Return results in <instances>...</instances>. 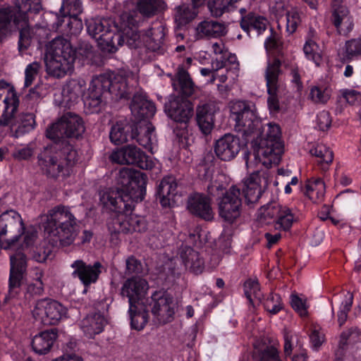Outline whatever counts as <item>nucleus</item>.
Here are the masks:
<instances>
[{"label":"nucleus","mask_w":361,"mask_h":361,"mask_svg":"<svg viewBox=\"0 0 361 361\" xmlns=\"http://www.w3.org/2000/svg\"><path fill=\"white\" fill-rule=\"evenodd\" d=\"M228 123L235 131L241 132L247 140H252L255 161L267 168L279 164L283 154L279 125L269 123L265 131L255 105L248 101L236 100L229 104Z\"/></svg>","instance_id":"1"},{"label":"nucleus","mask_w":361,"mask_h":361,"mask_svg":"<svg viewBox=\"0 0 361 361\" xmlns=\"http://www.w3.org/2000/svg\"><path fill=\"white\" fill-rule=\"evenodd\" d=\"M116 190L111 189L99 192L100 204L106 210L121 214L131 211L134 203L144 199L146 193L147 176L141 171L130 168L121 169L117 176Z\"/></svg>","instance_id":"2"},{"label":"nucleus","mask_w":361,"mask_h":361,"mask_svg":"<svg viewBox=\"0 0 361 361\" xmlns=\"http://www.w3.org/2000/svg\"><path fill=\"white\" fill-rule=\"evenodd\" d=\"M121 20V25H118L110 18H91L86 22L87 30L104 51L114 52L117 46H121L125 42L128 47L135 46L136 40L129 36L130 31L135 36L137 35L130 28L129 15L123 13Z\"/></svg>","instance_id":"3"},{"label":"nucleus","mask_w":361,"mask_h":361,"mask_svg":"<svg viewBox=\"0 0 361 361\" xmlns=\"http://www.w3.org/2000/svg\"><path fill=\"white\" fill-rule=\"evenodd\" d=\"M262 194L260 185V176L258 171L252 173L243 181L242 188L233 185L227 190V236L232 235L228 232V225L236 228L242 221L241 211L243 198L249 208H254ZM228 239L227 238V240Z\"/></svg>","instance_id":"4"},{"label":"nucleus","mask_w":361,"mask_h":361,"mask_svg":"<svg viewBox=\"0 0 361 361\" xmlns=\"http://www.w3.org/2000/svg\"><path fill=\"white\" fill-rule=\"evenodd\" d=\"M41 9L40 0H18L14 7L0 8V36L8 30L13 20V24L20 30L18 50L21 54L30 46L34 30H40L27 25V13H37Z\"/></svg>","instance_id":"5"},{"label":"nucleus","mask_w":361,"mask_h":361,"mask_svg":"<svg viewBox=\"0 0 361 361\" xmlns=\"http://www.w3.org/2000/svg\"><path fill=\"white\" fill-rule=\"evenodd\" d=\"M41 224L46 237L53 244L68 246L77 235V219L69 207L56 206L41 216Z\"/></svg>","instance_id":"6"},{"label":"nucleus","mask_w":361,"mask_h":361,"mask_svg":"<svg viewBox=\"0 0 361 361\" xmlns=\"http://www.w3.org/2000/svg\"><path fill=\"white\" fill-rule=\"evenodd\" d=\"M130 109L133 116L140 120L135 129L132 130L130 138L135 139L145 149L154 153L157 149V141L154 133V128L147 120L156 112L154 103L148 100L145 94L137 93L133 97Z\"/></svg>","instance_id":"7"},{"label":"nucleus","mask_w":361,"mask_h":361,"mask_svg":"<svg viewBox=\"0 0 361 361\" xmlns=\"http://www.w3.org/2000/svg\"><path fill=\"white\" fill-rule=\"evenodd\" d=\"M127 78L121 73L114 75H102L92 78L84 104L90 113L98 112L104 94L110 93L116 98L126 97Z\"/></svg>","instance_id":"8"},{"label":"nucleus","mask_w":361,"mask_h":361,"mask_svg":"<svg viewBox=\"0 0 361 361\" xmlns=\"http://www.w3.org/2000/svg\"><path fill=\"white\" fill-rule=\"evenodd\" d=\"M75 51L71 42L62 37H56L47 48L44 63L48 74L63 78L73 72Z\"/></svg>","instance_id":"9"},{"label":"nucleus","mask_w":361,"mask_h":361,"mask_svg":"<svg viewBox=\"0 0 361 361\" xmlns=\"http://www.w3.org/2000/svg\"><path fill=\"white\" fill-rule=\"evenodd\" d=\"M78 157L77 151L70 147L58 152L55 146H50L39 154L38 164L49 176L65 178L71 173Z\"/></svg>","instance_id":"10"},{"label":"nucleus","mask_w":361,"mask_h":361,"mask_svg":"<svg viewBox=\"0 0 361 361\" xmlns=\"http://www.w3.org/2000/svg\"><path fill=\"white\" fill-rule=\"evenodd\" d=\"M25 227L20 215L9 210L0 215V247L5 250L15 246L24 233Z\"/></svg>","instance_id":"11"},{"label":"nucleus","mask_w":361,"mask_h":361,"mask_svg":"<svg viewBox=\"0 0 361 361\" xmlns=\"http://www.w3.org/2000/svg\"><path fill=\"white\" fill-rule=\"evenodd\" d=\"M31 313L36 321L44 325H56L66 317L67 309L56 300L44 298L35 302Z\"/></svg>","instance_id":"12"},{"label":"nucleus","mask_w":361,"mask_h":361,"mask_svg":"<svg viewBox=\"0 0 361 361\" xmlns=\"http://www.w3.org/2000/svg\"><path fill=\"white\" fill-rule=\"evenodd\" d=\"M84 130L85 127L81 118L76 114L67 113L48 128L47 137L54 141L64 137H78Z\"/></svg>","instance_id":"13"},{"label":"nucleus","mask_w":361,"mask_h":361,"mask_svg":"<svg viewBox=\"0 0 361 361\" xmlns=\"http://www.w3.org/2000/svg\"><path fill=\"white\" fill-rule=\"evenodd\" d=\"M110 159L113 162L120 164H134L142 169H152L155 161L137 147L128 145L117 149L111 153Z\"/></svg>","instance_id":"14"},{"label":"nucleus","mask_w":361,"mask_h":361,"mask_svg":"<svg viewBox=\"0 0 361 361\" xmlns=\"http://www.w3.org/2000/svg\"><path fill=\"white\" fill-rule=\"evenodd\" d=\"M152 314L160 323L171 322L176 313V304L173 296L165 290L155 291L149 303Z\"/></svg>","instance_id":"15"},{"label":"nucleus","mask_w":361,"mask_h":361,"mask_svg":"<svg viewBox=\"0 0 361 361\" xmlns=\"http://www.w3.org/2000/svg\"><path fill=\"white\" fill-rule=\"evenodd\" d=\"M133 208L129 212L124 210L114 217L108 224L109 230L118 233L144 231L147 228L146 221L142 216L133 214Z\"/></svg>","instance_id":"16"},{"label":"nucleus","mask_w":361,"mask_h":361,"mask_svg":"<svg viewBox=\"0 0 361 361\" xmlns=\"http://www.w3.org/2000/svg\"><path fill=\"white\" fill-rule=\"evenodd\" d=\"M281 72V62L279 60H275L273 63H269L265 71L264 77L269 94L267 105L271 113H278L280 110L278 92L279 77Z\"/></svg>","instance_id":"17"},{"label":"nucleus","mask_w":361,"mask_h":361,"mask_svg":"<svg viewBox=\"0 0 361 361\" xmlns=\"http://www.w3.org/2000/svg\"><path fill=\"white\" fill-rule=\"evenodd\" d=\"M148 288L147 281L140 277H132L124 282L121 295L128 298L130 311H133L135 306H145L144 300Z\"/></svg>","instance_id":"18"},{"label":"nucleus","mask_w":361,"mask_h":361,"mask_svg":"<svg viewBox=\"0 0 361 361\" xmlns=\"http://www.w3.org/2000/svg\"><path fill=\"white\" fill-rule=\"evenodd\" d=\"M130 16V28H132L134 32L137 33V36H135L130 31V37H132L133 39H135L136 45L134 47H130V48H136L139 47L142 42L149 49L152 51H156L160 47V45L163 43L164 38L165 36L164 27L159 25L156 27H154L147 31L145 33H140L137 32L135 28V20L133 19V15H129Z\"/></svg>","instance_id":"19"},{"label":"nucleus","mask_w":361,"mask_h":361,"mask_svg":"<svg viewBox=\"0 0 361 361\" xmlns=\"http://www.w3.org/2000/svg\"><path fill=\"white\" fill-rule=\"evenodd\" d=\"M164 111L174 121L187 123L193 114V106L185 98L171 96L165 104Z\"/></svg>","instance_id":"20"},{"label":"nucleus","mask_w":361,"mask_h":361,"mask_svg":"<svg viewBox=\"0 0 361 361\" xmlns=\"http://www.w3.org/2000/svg\"><path fill=\"white\" fill-rule=\"evenodd\" d=\"M361 349V339L357 328L343 331L340 336L338 349L336 351L337 361H344L348 356L353 357Z\"/></svg>","instance_id":"21"},{"label":"nucleus","mask_w":361,"mask_h":361,"mask_svg":"<svg viewBox=\"0 0 361 361\" xmlns=\"http://www.w3.org/2000/svg\"><path fill=\"white\" fill-rule=\"evenodd\" d=\"M11 271L9 276L8 296L16 297L20 292V287L26 269V258L23 253L19 252L10 256Z\"/></svg>","instance_id":"22"},{"label":"nucleus","mask_w":361,"mask_h":361,"mask_svg":"<svg viewBox=\"0 0 361 361\" xmlns=\"http://www.w3.org/2000/svg\"><path fill=\"white\" fill-rule=\"evenodd\" d=\"M330 20L339 35L348 36L353 30V17L350 15L348 8L343 5L332 8Z\"/></svg>","instance_id":"23"},{"label":"nucleus","mask_w":361,"mask_h":361,"mask_svg":"<svg viewBox=\"0 0 361 361\" xmlns=\"http://www.w3.org/2000/svg\"><path fill=\"white\" fill-rule=\"evenodd\" d=\"M71 267L73 269L72 276L78 277L85 286L96 282L101 272V264L99 262L92 266L87 265L83 261L78 259L74 261Z\"/></svg>","instance_id":"24"},{"label":"nucleus","mask_w":361,"mask_h":361,"mask_svg":"<svg viewBox=\"0 0 361 361\" xmlns=\"http://www.w3.org/2000/svg\"><path fill=\"white\" fill-rule=\"evenodd\" d=\"M162 207H173L178 202L177 182L173 177H166L161 181L157 192Z\"/></svg>","instance_id":"25"},{"label":"nucleus","mask_w":361,"mask_h":361,"mask_svg":"<svg viewBox=\"0 0 361 361\" xmlns=\"http://www.w3.org/2000/svg\"><path fill=\"white\" fill-rule=\"evenodd\" d=\"M4 103V109L0 119V126L13 127L16 125V114L19 106V99L13 87L8 89Z\"/></svg>","instance_id":"26"},{"label":"nucleus","mask_w":361,"mask_h":361,"mask_svg":"<svg viewBox=\"0 0 361 361\" xmlns=\"http://www.w3.org/2000/svg\"><path fill=\"white\" fill-rule=\"evenodd\" d=\"M269 24L268 19L255 12H248L247 14L240 18V27L250 35L251 30L257 32V35H262L267 29Z\"/></svg>","instance_id":"27"},{"label":"nucleus","mask_w":361,"mask_h":361,"mask_svg":"<svg viewBox=\"0 0 361 361\" xmlns=\"http://www.w3.org/2000/svg\"><path fill=\"white\" fill-rule=\"evenodd\" d=\"M189 211L205 220L213 217L209 200L204 195L196 193L190 197L188 202Z\"/></svg>","instance_id":"28"},{"label":"nucleus","mask_w":361,"mask_h":361,"mask_svg":"<svg viewBox=\"0 0 361 361\" xmlns=\"http://www.w3.org/2000/svg\"><path fill=\"white\" fill-rule=\"evenodd\" d=\"M301 192L313 203H320L324 200L326 186L321 178L312 177L307 179L305 184L300 185Z\"/></svg>","instance_id":"29"},{"label":"nucleus","mask_w":361,"mask_h":361,"mask_svg":"<svg viewBox=\"0 0 361 361\" xmlns=\"http://www.w3.org/2000/svg\"><path fill=\"white\" fill-rule=\"evenodd\" d=\"M106 320L100 313H94L87 315L80 322V329L84 334L90 338L102 333Z\"/></svg>","instance_id":"30"},{"label":"nucleus","mask_w":361,"mask_h":361,"mask_svg":"<svg viewBox=\"0 0 361 361\" xmlns=\"http://www.w3.org/2000/svg\"><path fill=\"white\" fill-rule=\"evenodd\" d=\"M57 338L54 330H47L36 334L32 341L33 350L39 355L47 354Z\"/></svg>","instance_id":"31"},{"label":"nucleus","mask_w":361,"mask_h":361,"mask_svg":"<svg viewBox=\"0 0 361 361\" xmlns=\"http://www.w3.org/2000/svg\"><path fill=\"white\" fill-rule=\"evenodd\" d=\"M215 111V106L212 104H204L197 109V121L204 134L209 133L213 127Z\"/></svg>","instance_id":"32"},{"label":"nucleus","mask_w":361,"mask_h":361,"mask_svg":"<svg viewBox=\"0 0 361 361\" xmlns=\"http://www.w3.org/2000/svg\"><path fill=\"white\" fill-rule=\"evenodd\" d=\"M310 153L317 159V164L319 169L326 172L334 159V153L330 148L323 144H316L310 149Z\"/></svg>","instance_id":"33"},{"label":"nucleus","mask_w":361,"mask_h":361,"mask_svg":"<svg viewBox=\"0 0 361 361\" xmlns=\"http://www.w3.org/2000/svg\"><path fill=\"white\" fill-rule=\"evenodd\" d=\"M182 262L186 269L194 274H200L203 269V261L199 254L190 247H185L180 255Z\"/></svg>","instance_id":"34"},{"label":"nucleus","mask_w":361,"mask_h":361,"mask_svg":"<svg viewBox=\"0 0 361 361\" xmlns=\"http://www.w3.org/2000/svg\"><path fill=\"white\" fill-rule=\"evenodd\" d=\"M82 27V20L78 18V16H61L59 18L56 25V30L68 35H78L81 32Z\"/></svg>","instance_id":"35"},{"label":"nucleus","mask_w":361,"mask_h":361,"mask_svg":"<svg viewBox=\"0 0 361 361\" xmlns=\"http://www.w3.org/2000/svg\"><path fill=\"white\" fill-rule=\"evenodd\" d=\"M137 9L142 16L150 17L166 10L167 4L164 0H139Z\"/></svg>","instance_id":"36"},{"label":"nucleus","mask_w":361,"mask_h":361,"mask_svg":"<svg viewBox=\"0 0 361 361\" xmlns=\"http://www.w3.org/2000/svg\"><path fill=\"white\" fill-rule=\"evenodd\" d=\"M85 82L82 79L69 80L63 87L62 94L66 102H73L81 96L84 92Z\"/></svg>","instance_id":"37"},{"label":"nucleus","mask_w":361,"mask_h":361,"mask_svg":"<svg viewBox=\"0 0 361 361\" xmlns=\"http://www.w3.org/2000/svg\"><path fill=\"white\" fill-rule=\"evenodd\" d=\"M130 130L134 128L129 126L126 121H119L114 125L110 132L111 141L115 145H120L128 140Z\"/></svg>","instance_id":"38"},{"label":"nucleus","mask_w":361,"mask_h":361,"mask_svg":"<svg viewBox=\"0 0 361 361\" xmlns=\"http://www.w3.org/2000/svg\"><path fill=\"white\" fill-rule=\"evenodd\" d=\"M298 218L294 213L293 209L286 206L281 205L278 219L276 220V226L280 229L288 231L293 223L298 221Z\"/></svg>","instance_id":"39"},{"label":"nucleus","mask_w":361,"mask_h":361,"mask_svg":"<svg viewBox=\"0 0 361 361\" xmlns=\"http://www.w3.org/2000/svg\"><path fill=\"white\" fill-rule=\"evenodd\" d=\"M197 15L192 5L183 4L175 8L174 19L178 26H183L192 20Z\"/></svg>","instance_id":"40"},{"label":"nucleus","mask_w":361,"mask_h":361,"mask_svg":"<svg viewBox=\"0 0 361 361\" xmlns=\"http://www.w3.org/2000/svg\"><path fill=\"white\" fill-rule=\"evenodd\" d=\"M209 193L216 197L219 204V215L224 219H226V188L223 183L215 181L208 188Z\"/></svg>","instance_id":"41"},{"label":"nucleus","mask_w":361,"mask_h":361,"mask_svg":"<svg viewBox=\"0 0 361 361\" xmlns=\"http://www.w3.org/2000/svg\"><path fill=\"white\" fill-rule=\"evenodd\" d=\"M261 304L264 309L272 315L277 314L283 308L281 295L273 292L265 295Z\"/></svg>","instance_id":"42"},{"label":"nucleus","mask_w":361,"mask_h":361,"mask_svg":"<svg viewBox=\"0 0 361 361\" xmlns=\"http://www.w3.org/2000/svg\"><path fill=\"white\" fill-rule=\"evenodd\" d=\"M303 52L305 58L314 62L317 66H319L322 62V56L320 52L319 47L318 44L310 37H308L305 41L303 46Z\"/></svg>","instance_id":"43"},{"label":"nucleus","mask_w":361,"mask_h":361,"mask_svg":"<svg viewBox=\"0 0 361 361\" xmlns=\"http://www.w3.org/2000/svg\"><path fill=\"white\" fill-rule=\"evenodd\" d=\"M145 308V305H137L135 306L133 311L129 310L132 328L138 331L144 328L148 319L147 312Z\"/></svg>","instance_id":"44"},{"label":"nucleus","mask_w":361,"mask_h":361,"mask_svg":"<svg viewBox=\"0 0 361 361\" xmlns=\"http://www.w3.org/2000/svg\"><path fill=\"white\" fill-rule=\"evenodd\" d=\"M238 133L241 134L242 140L240 141L238 137L227 133V152L231 153L230 158L233 159L239 153L240 150L248 142L252 144V140H247L245 136L241 132L236 131Z\"/></svg>","instance_id":"45"},{"label":"nucleus","mask_w":361,"mask_h":361,"mask_svg":"<svg viewBox=\"0 0 361 361\" xmlns=\"http://www.w3.org/2000/svg\"><path fill=\"white\" fill-rule=\"evenodd\" d=\"M360 56H361V37L347 40L344 47V61L350 62Z\"/></svg>","instance_id":"46"},{"label":"nucleus","mask_w":361,"mask_h":361,"mask_svg":"<svg viewBox=\"0 0 361 361\" xmlns=\"http://www.w3.org/2000/svg\"><path fill=\"white\" fill-rule=\"evenodd\" d=\"M82 11V3L80 0H63L60 12L61 16H78Z\"/></svg>","instance_id":"47"},{"label":"nucleus","mask_w":361,"mask_h":361,"mask_svg":"<svg viewBox=\"0 0 361 361\" xmlns=\"http://www.w3.org/2000/svg\"><path fill=\"white\" fill-rule=\"evenodd\" d=\"M353 302V295L348 292L344 295L341 301L339 310L337 314L338 323L342 326L348 319V312L350 311Z\"/></svg>","instance_id":"48"},{"label":"nucleus","mask_w":361,"mask_h":361,"mask_svg":"<svg viewBox=\"0 0 361 361\" xmlns=\"http://www.w3.org/2000/svg\"><path fill=\"white\" fill-rule=\"evenodd\" d=\"M257 361H283L280 350L274 345H267L259 350L256 355Z\"/></svg>","instance_id":"49"},{"label":"nucleus","mask_w":361,"mask_h":361,"mask_svg":"<svg viewBox=\"0 0 361 361\" xmlns=\"http://www.w3.org/2000/svg\"><path fill=\"white\" fill-rule=\"evenodd\" d=\"M240 63L235 54L227 51V80L231 78V82L234 83L239 77Z\"/></svg>","instance_id":"50"},{"label":"nucleus","mask_w":361,"mask_h":361,"mask_svg":"<svg viewBox=\"0 0 361 361\" xmlns=\"http://www.w3.org/2000/svg\"><path fill=\"white\" fill-rule=\"evenodd\" d=\"M286 31L293 34L300 25L302 20L300 12L296 8H292L286 13Z\"/></svg>","instance_id":"51"},{"label":"nucleus","mask_w":361,"mask_h":361,"mask_svg":"<svg viewBox=\"0 0 361 361\" xmlns=\"http://www.w3.org/2000/svg\"><path fill=\"white\" fill-rule=\"evenodd\" d=\"M309 334L311 347L314 350H318L325 341V335L321 327L313 326Z\"/></svg>","instance_id":"52"},{"label":"nucleus","mask_w":361,"mask_h":361,"mask_svg":"<svg viewBox=\"0 0 361 361\" xmlns=\"http://www.w3.org/2000/svg\"><path fill=\"white\" fill-rule=\"evenodd\" d=\"M310 96L317 103H326L330 98L329 90L324 86H314L311 88Z\"/></svg>","instance_id":"53"},{"label":"nucleus","mask_w":361,"mask_h":361,"mask_svg":"<svg viewBox=\"0 0 361 361\" xmlns=\"http://www.w3.org/2000/svg\"><path fill=\"white\" fill-rule=\"evenodd\" d=\"M43 273L37 269L34 276V282L27 286V292L32 295H41L44 291V283L42 280Z\"/></svg>","instance_id":"54"},{"label":"nucleus","mask_w":361,"mask_h":361,"mask_svg":"<svg viewBox=\"0 0 361 361\" xmlns=\"http://www.w3.org/2000/svg\"><path fill=\"white\" fill-rule=\"evenodd\" d=\"M40 64L38 62H33L28 64L25 70V87L30 86L35 80L39 69Z\"/></svg>","instance_id":"55"},{"label":"nucleus","mask_w":361,"mask_h":361,"mask_svg":"<svg viewBox=\"0 0 361 361\" xmlns=\"http://www.w3.org/2000/svg\"><path fill=\"white\" fill-rule=\"evenodd\" d=\"M281 205H267L261 207L260 217L264 221L268 219H278Z\"/></svg>","instance_id":"56"},{"label":"nucleus","mask_w":361,"mask_h":361,"mask_svg":"<svg viewBox=\"0 0 361 361\" xmlns=\"http://www.w3.org/2000/svg\"><path fill=\"white\" fill-rule=\"evenodd\" d=\"M208 7L212 16H221L226 10L225 0H210L208 2Z\"/></svg>","instance_id":"57"},{"label":"nucleus","mask_w":361,"mask_h":361,"mask_svg":"<svg viewBox=\"0 0 361 361\" xmlns=\"http://www.w3.org/2000/svg\"><path fill=\"white\" fill-rule=\"evenodd\" d=\"M317 126L320 130L326 131L331 126V117L329 111H322L317 116Z\"/></svg>","instance_id":"58"},{"label":"nucleus","mask_w":361,"mask_h":361,"mask_svg":"<svg viewBox=\"0 0 361 361\" xmlns=\"http://www.w3.org/2000/svg\"><path fill=\"white\" fill-rule=\"evenodd\" d=\"M213 21H204L200 23L196 27V36L197 38L204 37H212Z\"/></svg>","instance_id":"59"},{"label":"nucleus","mask_w":361,"mask_h":361,"mask_svg":"<svg viewBox=\"0 0 361 361\" xmlns=\"http://www.w3.org/2000/svg\"><path fill=\"white\" fill-rule=\"evenodd\" d=\"M246 287H251V289H252V298L261 303L265 295L262 293L259 282L256 280L248 279L246 281Z\"/></svg>","instance_id":"60"},{"label":"nucleus","mask_w":361,"mask_h":361,"mask_svg":"<svg viewBox=\"0 0 361 361\" xmlns=\"http://www.w3.org/2000/svg\"><path fill=\"white\" fill-rule=\"evenodd\" d=\"M246 287H251V289H252V298L261 303L265 295L262 293L259 282L256 280L248 279L246 281Z\"/></svg>","instance_id":"61"},{"label":"nucleus","mask_w":361,"mask_h":361,"mask_svg":"<svg viewBox=\"0 0 361 361\" xmlns=\"http://www.w3.org/2000/svg\"><path fill=\"white\" fill-rule=\"evenodd\" d=\"M269 31L270 35L267 37L264 41V48L266 50L276 49L279 47L277 33L272 27H270Z\"/></svg>","instance_id":"62"},{"label":"nucleus","mask_w":361,"mask_h":361,"mask_svg":"<svg viewBox=\"0 0 361 361\" xmlns=\"http://www.w3.org/2000/svg\"><path fill=\"white\" fill-rule=\"evenodd\" d=\"M214 152L216 156L221 160H225L226 158V138L225 135L222 136L216 140L214 145Z\"/></svg>","instance_id":"63"},{"label":"nucleus","mask_w":361,"mask_h":361,"mask_svg":"<svg viewBox=\"0 0 361 361\" xmlns=\"http://www.w3.org/2000/svg\"><path fill=\"white\" fill-rule=\"evenodd\" d=\"M126 269L129 274L139 273L142 270V265L135 257H131L126 260Z\"/></svg>","instance_id":"64"}]
</instances>
